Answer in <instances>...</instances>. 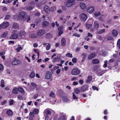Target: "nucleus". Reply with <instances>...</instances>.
Masks as SVG:
<instances>
[{
  "label": "nucleus",
  "mask_w": 120,
  "mask_h": 120,
  "mask_svg": "<svg viewBox=\"0 0 120 120\" xmlns=\"http://www.w3.org/2000/svg\"><path fill=\"white\" fill-rule=\"evenodd\" d=\"M4 82V81L2 79L1 81L0 86L2 87H4L5 86Z\"/></svg>",
  "instance_id": "obj_37"
},
{
  "label": "nucleus",
  "mask_w": 120,
  "mask_h": 120,
  "mask_svg": "<svg viewBox=\"0 0 120 120\" xmlns=\"http://www.w3.org/2000/svg\"><path fill=\"white\" fill-rule=\"evenodd\" d=\"M10 17V15H7L5 17L6 19H9Z\"/></svg>",
  "instance_id": "obj_62"
},
{
  "label": "nucleus",
  "mask_w": 120,
  "mask_h": 120,
  "mask_svg": "<svg viewBox=\"0 0 120 120\" xmlns=\"http://www.w3.org/2000/svg\"><path fill=\"white\" fill-rule=\"evenodd\" d=\"M92 79V77L91 76H88L87 79L86 81L87 83H90Z\"/></svg>",
  "instance_id": "obj_21"
},
{
  "label": "nucleus",
  "mask_w": 120,
  "mask_h": 120,
  "mask_svg": "<svg viewBox=\"0 0 120 120\" xmlns=\"http://www.w3.org/2000/svg\"><path fill=\"white\" fill-rule=\"evenodd\" d=\"M26 33L23 31H20L18 33L19 37V38H23L24 37Z\"/></svg>",
  "instance_id": "obj_8"
},
{
  "label": "nucleus",
  "mask_w": 120,
  "mask_h": 120,
  "mask_svg": "<svg viewBox=\"0 0 120 120\" xmlns=\"http://www.w3.org/2000/svg\"><path fill=\"white\" fill-rule=\"evenodd\" d=\"M92 88L94 90H96L97 91H98V88L94 86H92Z\"/></svg>",
  "instance_id": "obj_56"
},
{
  "label": "nucleus",
  "mask_w": 120,
  "mask_h": 120,
  "mask_svg": "<svg viewBox=\"0 0 120 120\" xmlns=\"http://www.w3.org/2000/svg\"><path fill=\"white\" fill-rule=\"evenodd\" d=\"M73 36H75L77 37H79L80 36V35L79 34H77V33H75L73 35Z\"/></svg>",
  "instance_id": "obj_57"
},
{
  "label": "nucleus",
  "mask_w": 120,
  "mask_h": 120,
  "mask_svg": "<svg viewBox=\"0 0 120 120\" xmlns=\"http://www.w3.org/2000/svg\"><path fill=\"white\" fill-rule=\"evenodd\" d=\"M88 87L86 86H82L81 88V91H82L84 92L86 91Z\"/></svg>",
  "instance_id": "obj_22"
},
{
  "label": "nucleus",
  "mask_w": 120,
  "mask_h": 120,
  "mask_svg": "<svg viewBox=\"0 0 120 120\" xmlns=\"http://www.w3.org/2000/svg\"><path fill=\"white\" fill-rule=\"evenodd\" d=\"M31 85L34 88H36L37 87V85L34 83L31 82Z\"/></svg>",
  "instance_id": "obj_46"
},
{
  "label": "nucleus",
  "mask_w": 120,
  "mask_h": 120,
  "mask_svg": "<svg viewBox=\"0 0 120 120\" xmlns=\"http://www.w3.org/2000/svg\"><path fill=\"white\" fill-rule=\"evenodd\" d=\"M66 56L70 58H72V55L70 53H68L66 54Z\"/></svg>",
  "instance_id": "obj_41"
},
{
  "label": "nucleus",
  "mask_w": 120,
  "mask_h": 120,
  "mask_svg": "<svg viewBox=\"0 0 120 120\" xmlns=\"http://www.w3.org/2000/svg\"><path fill=\"white\" fill-rule=\"evenodd\" d=\"M44 10L47 13H48L49 12V8L48 6H45L44 8Z\"/></svg>",
  "instance_id": "obj_23"
},
{
  "label": "nucleus",
  "mask_w": 120,
  "mask_h": 120,
  "mask_svg": "<svg viewBox=\"0 0 120 120\" xmlns=\"http://www.w3.org/2000/svg\"><path fill=\"white\" fill-rule=\"evenodd\" d=\"M59 67L56 66L54 67L53 68L51 69V71H54L56 70L59 69Z\"/></svg>",
  "instance_id": "obj_48"
},
{
  "label": "nucleus",
  "mask_w": 120,
  "mask_h": 120,
  "mask_svg": "<svg viewBox=\"0 0 120 120\" xmlns=\"http://www.w3.org/2000/svg\"><path fill=\"white\" fill-rule=\"evenodd\" d=\"M58 120H66L65 117V116H61L58 119Z\"/></svg>",
  "instance_id": "obj_42"
},
{
  "label": "nucleus",
  "mask_w": 120,
  "mask_h": 120,
  "mask_svg": "<svg viewBox=\"0 0 120 120\" xmlns=\"http://www.w3.org/2000/svg\"><path fill=\"white\" fill-rule=\"evenodd\" d=\"M95 56V53L94 52L90 54L88 56L89 59H91L94 57Z\"/></svg>",
  "instance_id": "obj_16"
},
{
  "label": "nucleus",
  "mask_w": 120,
  "mask_h": 120,
  "mask_svg": "<svg viewBox=\"0 0 120 120\" xmlns=\"http://www.w3.org/2000/svg\"><path fill=\"white\" fill-rule=\"evenodd\" d=\"M79 6L82 9H84L86 8V4L83 2H81Z\"/></svg>",
  "instance_id": "obj_13"
},
{
  "label": "nucleus",
  "mask_w": 120,
  "mask_h": 120,
  "mask_svg": "<svg viewBox=\"0 0 120 120\" xmlns=\"http://www.w3.org/2000/svg\"><path fill=\"white\" fill-rule=\"evenodd\" d=\"M60 69H58L56 71V73L57 74H59L60 72Z\"/></svg>",
  "instance_id": "obj_63"
},
{
  "label": "nucleus",
  "mask_w": 120,
  "mask_h": 120,
  "mask_svg": "<svg viewBox=\"0 0 120 120\" xmlns=\"http://www.w3.org/2000/svg\"><path fill=\"white\" fill-rule=\"evenodd\" d=\"M27 13L24 11L21 12L19 15V19L22 20H26V17L27 16Z\"/></svg>",
  "instance_id": "obj_2"
},
{
  "label": "nucleus",
  "mask_w": 120,
  "mask_h": 120,
  "mask_svg": "<svg viewBox=\"0 0 120 120\" xmlns=\"http://www.w3.org/2000/svg\"><path fill=\"white\" fill-rule=\"evenodd\" d=\"M49 22L47 21L43 22L42 23V26L44 27H45L49 25Z\"/></svg>",
  "instance_id": "obj_19"
},
{
  "label": "nucleus",
  "mask_w": 120,
  "mask_h": 120,
  "mask_svg": "<svg viewBox=\"0 0 120 120\" xmlns=\"http://www.w3.org/2000/svg\"><path fill=\"white\" fill-rule=\"evenodd\" d=\"M14 102V101L12 100H11L10 102V104L11 105H12L13 104V102Z\"/></svg>",
  "instance_id": "obj_64"
},
{
  "label": "nucleus",
  "mask_w": 120,
  "mask_h": 120,
  "mask_svg": "<svg viewBox=\"0 0 120 120\" xmlns=\"http://www.w3.org/2000/svg\"><path fill=\"white\" fill-rule=\"evenodd\" d=\"M105 29H103L102 30H100L98 31V33L100 34H101L105 32Z\"/></svg>",
  "instance_id": "obj_45"
},
{
  "label": "nucleus",
  "mask_w": 120,
  "mask_h": 120,
  "mask_svg": "<svg viewBox=\"0 0 120 120\" xmlns=\"http://www.w3.org/2000/svg\"><path fill=\"white\" fill-rule=\"evenodd\" d=\"M92 26V25L90 24H89L88 23L86 24V28L88 29H90Z\"/></svg>",
  "instance_id": "obj_47"
},
{
  "label": "nucleus",
  "mask_w": 120,
  "mask_h": 120,
  "mask_svg": "<svg viewBox=\"0 0 120 120\" xmlns=\"http://www.w3.org/2000/svg\"><path fill=\"white\" fill-rule=\"evenodd\" d=\"M112 34L114 36H116L118 34V32L116 30L114 29L112 31Z\"/></svg>",
  "instance_id": "obj_20"
},
{
  "label": "nucleus",
  "mask_w": 120,
  "mask_h": 120,
  "mask_svg": "<svg viewBox=\"0 0 120 120\" xmlns=\"http://www.w3.org/2000/svg\"><path fill=\"white\" fill-rule=\"evenodd\" d=\"M44 112L46 115H50L51 113V110L49 109H46L44 111Z\"/></svg>",
  "instance_id": "obj_17"
},
{
  "label": "nucleus",
  "mask_w": 120,
  "mask_h": 120,
  "mask_svg": "<svg viewBox=\"0 0 120 120\" xmlns=\"http://www.w3.org/2000/svg\"><path fill=\"white\" fill-rule=\"evenodd\" d=\"M40 15V13L39 12H37L35 14V15L37 16H39Z\"/></svg>",
  "instance_id": "obj_60"
},
{
  "label": "nucleus",
  "mask_w": 120,
  "mask_h": 120,
  "mask_svg": "<svg viewBox=\"0 0 120 120\" xmlns=\"http://www.w3.org/2000/svg\"><path fill=\"white\" fill-rule=\"evenodd\" d=\"M22 49V48L21 46H19L16 49L17 51L18 52H19Z\"/></svg>",
  "instance_id": "obj_50"
},
{
  "label": "nucleus",
  "mask_w": 120,
  "mask_h": 120,
  "mask_svg": "<svg viewBox=\"0 0 120 120\" xmlns=\"http://www.w3.org/2000/svg\"><path fill=\"white\" fill-rule=\"evenodd\" d=\"M51 47V45L49 43H48V44L46 48V50H48Z\"/></svg>",
  "instance_id": "obj_44"
},
{
  "label": "nucleus",
  "mask_w": 120,
  "mask_h": 120,
  "mask_svg": "<svg viewBox=\"0 0 120 120\" xmlns=\"http://www.w3.org/2000/svg\"><path fill=\"white\" fill-rule=\"evenodd\" d=\"M63 100L65 102H68L69 101L68 98L66 97L63 98Z\"/></svg>",
  "instance_id": "obj_49"
},
{
  "label": "nucleus",
  "mask_w": 120,
  "mask_h": 120,
  "mask_svg": "<svg viewBox=\"0 0 120 120\" xmlns=\"http://www.w3.org/2000/svg\"><path fill=\"white\" fill-rule=\"evenodd\" d=\"M100 13L99 12H95L94 15L96 17L99 16L100 15Z\"/></svg>",
  "instance_id": "obj_40"
},
{
  "label": "nucleus",
  "mask_w": 120,
  "mask_h": 120,
  "mask_svg": "<svg viewBox=\"0 0 120 120\" xmlns=\"http://www.w3.org/2000/svg\"><path fill=\"white\" fill-rule=\"evenodd\" d=\"M34 51L37 54L38 56L37 59H38L39 57V51L38 50H37L36 49H34Z\"/></svg>",
  "instance_id": "obj_32"
},
{
  "label": "nucleus",
  "mask_w": 120,
  "mask_h": 120,
  "mask_svg": "<svg viewBox=\"0 0 120 120\" xmlns=\"http://www.w3.org/2000/svg\"><path fill=\"white\" fill-rule=\"evenodd\" d=\"M73 98L74 99H78V98L74 93H73Z\"/></svg>",
  "instance_id": "obj_51"
},
{
  "label": "nucleus",
  "mask_w": 120,
  "mask_h": 120,
  "mask_svg": "<svg viewBox=\"0 0 120 120\" xmlns=\"http://www.w3.org/2000/svg\"><path fill=\"white\" fill-rule=\"evenodd\" d=\"M30 36L32 38H35L37 37V36L34 33H32L30 34Z\"/></svg>",
  "instance_id": "obj_33"
},
{
  "label": "nucleus",
  "mask_w": 120,
  "mask_h": 120,
  "mask_svg": "<svg viewBox=\"0 0 120 120\" xmlns=\"http://www.w3.org/2000/svg\"><path fill=\"white\" fill-rule=\"evenodd\" d=\"M17 31L16 30H14L12 32V34L10 37L11 39H15L18 37V35L17 34Z\"/></svg>",
  "instance_id": "obj_4"
},
{
  "label": "nucleus",
  "mask_w": 120,
  "mask_h": 120,
  "mask_svg": "<svg viewBox=\"0 0 120 120\" xmlns=\"http://www.w3.org/2000/svg\"><path fill=\"white\" fill-rule=\"evenodd\" d=\"M13 0H8L5 1V0H3V2H2V3L7 4L11 3Z\"/></svg>",
  "instance_id": "obj_27"
},
{
  "label": "nucleus",
  "mask_w": 120,
  "mask_h": 120,
  "mask_svg": "<svg viewBox=\"0 0 120 120\" xmlns=\"http://www.w3.org/2000/svg\"><path fill=\"white\" fill-rule=\"evenodd\" d=\"M74 91L75 94H77L80 92V90L78 88H76L75 89Z\"/></svg>",
  "instance_id": "obj_39"
},
{
  "label": "nucleus",
  "mask_w": 120,
  "mask_h": 120,
  "mask_svg": "<svg viewBox=\"0 0 120 120\" xmlns=\"http://www.w3.org/2000/svg\"><path fill=\"white\" fill-rule=\"evenodd\" d=\"M49 95L50 97L51 98H54L55 96V94L52 92H50L49 94Z\"/></svg>",
  "instance_id": "obj_36"
},
{
  "label": "nucleus",
  "mask_w": 120,
  "mask_h": 120,
  "mask_svg": "<svg viewBox=\"0 0 120 120\" xmlns=\"http://www.w3.org/2000/svg\"><path fill=\"white\" fill-rule=\"evenodd\" d=\"M52 76V73L51 72L49 71L47 72L45 76V79H50Z\"/></svg>",
  "instance_id": "obj_10"
},
{
  "label": "nucleus",
  "mask_w": 120,
  "mask_h": 120,
  "mask_svg": "<svg viewBox=\"0 0 120 120\" xmlns=\"http://www.w3.org/2000/svg\"><path fill=\"white\" fill-rule=\"evenodd\" d=\"M94 27L95 29H97L99 27V24L97 22H95L94 23Z\"/></svg>",
  "instance_id": "obj_38"
},
{
  "label": "nucleus",
  "mask_w": 120,
  "mask_h": 120,
  "mask_svg": "<svg viewBox=\"0 0 120 120\" xmlns=\"http://www.w3.org/2000/svg\"><path fill=\"white\" fill-rule=\"evenodd\" d=\"M8 34V33L7 32H4L1 35V37L3 38H5L7 36Z\"/></svg>",
  "instance_id": "obj_31"
},
{
  "label": "nucleus",
  "mask_w": 120,
  "mask_h": 120,
  "mask_svg": "<svg viewBox=\"0 0 120 120\" xmlns=\"http://www.w3.org/2000/svg\"><path fill=\"white\" fill-rule=\"evenodd\" d=\"M45 33V32L44 30H40L37 33V34L38 36H40L43 35Z\"/></svg>",
  "instance_id": "obj_11"
},
{
  "label": "nucleus",
  "mask_w": 120,
  "mask_h": 120,
  "mask_svg": "<svg viewBox=\"0 0 120 120\" xmlns=\"http://www.w3.org/2000/svg\"><path fill=\"white\" fill-rule=\"evenodd\" d=\"M94 10V8L92 6H90L86 8L87 12L91 14L92 13Z\"/></svg>",
  "instance_id": "obj_7"
},
{
  "label": "nucleus",
  "mask_w": 120,
  "mask_h": 120,
  "mask_svg": "<svg viewBox=\"0 0 120 120\" xmlns=\"http://www.w3.org/2000/svg\"><path fill=\"white\" fill-rule=\"evenodd\" d=\"M4 66L3 65L0 64V71H2L3 70Z\"/></svg>",
  "instance_id": "obj_53"
},
{
  "label": "nucleus",
  "mask_w": 120,
  "mask_h": 120,
  "mask_svg": "<svg viewBox=\"0 0 120 120\" xmlns=\"http://www.w3.org/2000/svg\"><path fill=\"white\" fill-rule=\"evenodd\" d=\"M80 72V70L77 68H74L72 71L71 74L74 75H77Z\"/></svg>",
  "instance_id": "obj_5"
},
{
  "label": "nucleus",
  "mask_w": 120,
  "mask_h": 120,
  "mask_svg": "<svg viewBox=\"0 0 120 120\" xmlns=\"http://www.w3.org/2000/svg\"><path fill=\"white\" fill-rule=\"evenodd\" d=\"M7 113L8 115H11L12 114V112L11 110H9L7 111Z\"/></svg>",
  "instance_id": "obj_35"
},
{
  "label": "nucleus",
  "mask_w": 120,
  "mask_h": 120,
  "mask_svg": "<svg viewBox=\"0 0 120 120\" xmlns=\"http://www.w3.org/2000/svg\"><path fill=\"white\" fill-rule=\"evenodd\" d=\"M61 45L62 46H65L66 44L65 39L64 38H62L61 40Z\"/></svg>",
  "instance_id": "obj_18"
},
{
  "label": "nucleus",
  "mask_w": 120,
  "mask_h": 120,
  "mask_svg": "<svg viewBox=\"0 0 120 120\" xmlns=\"http://www.w3.org/2000/svg\"><path fill=\"white\" fill-rule=\"evenodd\" d=\"M92 63L94 64H97L99 63V61L97 59H94L92 61Z\"/></svg>",
  "instance_id": "obj_24"
},
{
  "label": "nucleus",
  "mask_w": 120,
  "mask_h": 120,
  "mask_svg": "<svg viewBox=\"0 0 120 120\" xmlns=\"http://www.w3.org/2000/svg\"><path fill=\"white\" fill-rule=\"evenodd\" d=\"M93 70L94 71H96L97 74L99 76L102 75L105 72V70H101L100 68V66H94Z\"/></svg>",
  "instance_id": "obj_1"
},
{
  "label": "nucleus",
  "mask_w": 120,
  "mask_h": 120,
  "mask_svg": "<svg viewBox=\"0 0 120 120\" xmlns=\"http://www.w3.org/2000/svg\"><path fill=\"white\" fill-rule=\"evenodd\" d=\"M82 56H83V58L85 59L86 56V54L85 53H83L82 54Z\"/></svg>",
  "instance_id": "obj_59"
},
{
  "label": "nucleus",
  "mask_w": 120,
  "mask_h": 120,
  "mask_svg": "<svg viewBox=\"0 0 120 120\" xmlns=\"http://www.w3.org/2000/svg\"><path fill=\"white\" fill-rule=\"evenodd\" d=\"M33 7L31 6H30L28 7H27V10H33Z\"/></svg>",
  "instance_id": "obj_52"
},
{
  "label": "nucleus",
  "mask_w": 120,
  "mask_h": 120,
  "mask_svg": "<svg viewBox=\"0 0 120 120\" xmlns=\"http://www.w3.org/2000/svg\"><path fill=\"white\" fill-rule=\"evenodd\" d=\"M60 55L58 54L57 55L56 54H54L52 56V58H53L52 60V62L54 63L55 62H59L60 61L61 58L60 57Z\"/></svg>",
  "instance_id": "obj_3"
},
{
  "label": "nucleus",
  "mask_w": 120,
  "mask_h": 120,
  "mask_svg": "<svg viewBox=\"0 0 120 120\" xmlns=\"http://www.w3.org/2000/svg\"><path fill=\"white\" fill-rule=\"evenodd\" d=\"M19 26L18 24L16 23H14L13 24V28L15 29L17 28Z\"/></svg>",
  "instance_id": "obj_25"
},
{
  "label": "nucleus",
  "mask_w": 120,
  "mask_h": 120,
  "mask_svg": "<svg viewBox=\"0 0 120 120\" xmlns=\"http://www.w3.org/2000/svg\"><path fill=\"white\" fill-rule=\"evenodd\" d=\"M3 28L5 29L9 25V22L6 21H4L2 24Z\"/></svg>",
  "instance_id": "obj_12"
},
{
  "label": "nucleus",
  "mask_w": 120,
  "mask_h": 120,
  "mask_svg": "<svg viewBox=\"0 0 120 120\" xmlns=\"http://www.w3.org/2000/svg\"><path fill=\"white\" fill-rule=\"evenodd\" d=\"M18 90L19 91L22 92V93H24V91L23 89L21 87H19L18 88Z\"/></svg>",
  "instance_id": "obj_43"
},
{
  "label": "nucleus",
  "mask_w": 120,
  "mask_h": 120,
  "mask_svg": "<svg viewBox=\"0 0 120 120\" xmlns=\"http://www.w3.org/2000/svg\"><path fill=\"white\" fill-rule=\"evenodd\" d=\"M18 92V89L16 87L14 88L13 89L12 92L15 94H17Z\"/></svg>",
  "instance_id": "obj_29"
},
{
  "label": "nucleus",
  "mask_w": 120,
  "mask_h": 120,
  "mask_svg": "<svg viewBox=\"0 0 120 120\" xmlns=\"http://www.w3.org/2000/svg\"><path fill=\"white\" fill-rule=\"evenodd\" d=\"M35 75V74L34 72H32L30 75V78H34Z\"/></svg>",
  "instance_id": "obj_34"
},
{
  "label": "nucleus",
  "mask_w": 120,
  "mask_h": 120,
  "mask_svg": "<svg viewBox=\"0 0 120 120\" xmlns=\"http://www.w3.org/2000/svg\"><path fill=\"white\" fill-rule=\"evenodd\" d=\"M25 58L28 60L29 62H30V59H29L28 57L27 56H25Z\"/></svg>",
  "instance_id": "obj_61"
},
{
  "label": "nucleus",
  "mask_w": 120,
  "mask_h": 120,
  "mask_svg": "<svg viewBox=\"0 0 120 120\" xmlns=\"http://www.w3.org/2000/svg\"><path fill=\"white\" fill-rule=\"evenodd\" d=\"M20 61L16 59H14L11 62L12 64L13 65H16L20 63Z\"/></svg>",
  "instance_id": "obj_14"
},
{
  "label": "nucleus",
  "mask_w": 120,
  "mask_h": 120,
  "mask_svg": "<svg viewBox=\"0 0 120 120\" xmlns=\"http://www.w3.org/2000/svg\"><path fill=\"white\" fill-rule=\"evenodd\" d=\"M107 62L106 61H105L104 62V64L103 65V67L104 68H105L107 66Z\"/></svg>",
  "instance_id": "obj_58"
},
{
  "label": "nucleus",
  "mask_w": 120,
  "mask_h": 120,
  "mask_svg": "<svg viewBox=\"0 0 120 120\" xmlns=\"http://www.w3.org/2000/svg\"><path fill=\"white\" fill-rule=\"evenodd\" d=\"M45 36L46 38L48 39H50L52 38V34L49 33H48L46 34Z\"/></svg>",
  "instance_id": "obj_28"
},
{
  "label": "nucleus",
  "mask_w": 120,
  "mask_h": 120,
  "mask_svg": "<svg viewBox=\"0 0 120 120\" xmlns=\"http://www.w3.org/2000/svg\"><path fill=\"white\" fill-rule=\"evenodd\" d=\"M75 0H68L67 3L66 4V6L68 7H70L71 5L75 3Z\"/></svg>",
  "instance_id": "obj_6"
},
{
  "label": "nucleus",
  "mask_w": 120,
  "mask_h": 120,
  "mask_svg": "<svg viewBox=\"0 0 120 120\" xmlns=\"http://www.w3.org/2000/svg\"><path fill=\"white\" fill-rule=\"evenodd\" d=\"M72 61L73 63H75L77 59L76 58H73L72 59Z\"/></svg>",
  "instance_id": "obj_55"
},
{
  "label": "nucleus",
  "mask_w": 120,
  "mask_h": 120,
  "mask_svg": "<svg viewBox=\"0 0 120 120\" xmlns=\"http://www.w3.org/2000/svg\"><path fill=\"white\" fill-rule=\"evenodd\" d=\"M63 28V26H61L59 27L58 29L59 30V35L60 36L63 33V31L62 30Z\"/></svg>",
  "instance_id": "obj_15"
},
{
  "label": "nucleus",
  "mask_w": 120,
  "mask_h": 120,
  "mask_svg": "<svg viewBox=\"0 0 120 120\" xmlns=\"http://www.w3.org/2000/svg\"><path fill=\"white\" fill-rule=\"evenodd\" d=\"M80 17L82 20L85 21L87 18V16L86 14L83 13L80 15Z\"/></svg>",
  "instance_id": "obj_9"
},
{
  "label": "nucleus",
  "mask_w": 120,
  "mask_h": 120,
  "mask_svg": "<svg viewBox=\"0 0 120 120\" xmlns=\"http://www.w3.org/2000/svg\"><path fill=\"white\" fill-rule=\"evenodd\" d=\"M30 118L29 119L30 120H33V118L34 117V115L33 114L32 112H30Z\"/></svg>",
  "instance_id": "obj_26"
},
{
  "label": "nucleus",
  "mask_w": 120,
  "mask_h": 120,
  "mask_svg": "<svg viewBox=\"0 0 120 120\" xmlns=\"http://www.w3.org/2000/svg\"><path fill=\"white\" fill-rule=\"evenodd\" d=\"M38 96V94H36L34 95L33 98L34 99L36 98Z\"/></svg>",
  "instance_id": "obj_54"
},
{
  "label": "nucleus",
  "mask_w": 120,
  "mask_h": 120,
  "mask_svg": "<svg viewBox=\"0 0 120 120\" xmlns=\"http://www.w3.org/2000/svg\"><path fill=\"white\" fill-rule=\"evenodd\" d=\"M39 112V110L37 109H35L33 111V114H37Z\"/></svg>",
  "instance_id": "obj_30"
}]
</instances>
